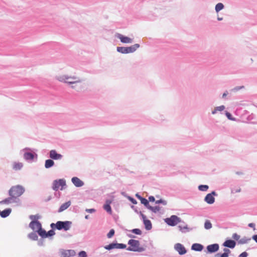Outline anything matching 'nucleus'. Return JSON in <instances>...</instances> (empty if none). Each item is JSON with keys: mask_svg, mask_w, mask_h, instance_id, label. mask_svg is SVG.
Masks as SVG:
<instances>
[{"mask_svg": "<svg viewBox=\"0 0 257 257\" xmlns=\"http://www.w3.org/2000/svg\"><path fill=\"white\" fill-rule=\"evenodd\" d=\"M247 240H248L247 239L243 238V239H241V240H240L239 241V242L240 243H247Z\"/></svg>", "mask_w": 257, "mask_h": 257, "instance_id": "nucleus-45", "label": "nucleus"}, {"mask_svg": "<svg viewBox=\"0 0 257 257\" xmlns=\"http://www.w3.org/2000/svg\"><path fill=\"white\" fill-rule=\"evenodd\" d=\"M57 79L61 82L69 84L81 83V80L75 76H68L66 75H60L57 76Z\"/></svg>", "mask_w": 257, "mask_h": 257, "instance_id": "nucleus-1", "label": "nucleus"}, {"mask_svg": "<svg viewBox=\"0 0 257 257\" xmlns=\"http://www.w3.org/2000/svg\"><path fill=\"white\" fill-rule=\"evenodd\" d=\"M198 188L200 191H206L208 189V186L207 185H201L199 186Z\"/></svg>", "mask_w": 257, "mask_h": 257, "instance_id": "nucleus-34", "label": "nucleus"}, {"mask_svg": "<svg viewBox=\"0 0 257 257\" xmlns=\"http://www.w3.org/2000/svg\"><path fill=\"white\" fill-rule=\"evenodd\" d=\"M23 167V164L19 162H15L13 164V168L16 171L20 170Z\"/></svg>", "mask_w": 257, "mask_h": 257, "instance_id": "nucleus-21", "label": "nucleus"}, {"mask_svg": "<svg viewBox=\"0 0 257 257\" xmlns=\"http://www.w3.org/2000/svg\"><path fill=\"white\" fill-rule=\"evenodd\" d=\"M136 196H137V197L139 199V196H140V195H138V194H137V195H136Z\"/></svg>", "mask_w": 257, "mask_h": 257, "instance_id": "nucleus-55", "label": "nucleus"}, {"mask_svg": "<svg viewBox=\"0 0 257 257\" xmlns=\"http://www.w3.org/2000/svg\"><path fill=\"white\" fill-rule=\"evenodd\" d=\"M240 191V189H237L235 191V192H239Z\"/></svg>", "mask_w": 257, "mask_h": 257, "instance_id": "nucleus-50", "label": "nucleus"}, {"mask_svg": "<svg viewBox=\"0 0 257 257\" xmlns=\"http://www.w3.org/2000/svg\"><path fill=\"white\" fill-rule=\"evenodd\" d=\"M252 239L257 242V234L253 235Z\"/></svg>", "mask_w": 257, "mask_h": 257, "instance_id": "nucleus-47", "label": "nucleus"}, {"mask_svg": "<svg viewBox=\"0 0 257 257\" xmlns=\"http://www.w3.org/2000/svg\"><path fill=\"white\" fill-rule=\"evenodd\" d=\"M175 249L179 252L180 254H184L186 252V250L184 246L179 243L175 244Z\"/></svg>", "mask_w": 257, "mask_h": 257, "instance_id": "nucleus-11", "label": "nucleus"}, {"mask_svg": "<svg viewBox=\"0 0 257 257\" xmlns=\"http://www.w3.org/2000/svg\"><path fill=\"white\" fill-rule=\"evenodd\" d=\"M215 195V192L213 191L211 192V193L208 194L205 196L204 200L208 204H213L215 201V198L213 196Z\"/></svg>", "mask_w": 257, "mask_h": 257, "instance_id": "nucleus-10", "label": "nucleus"}, {"mask_svg": "<svg viewBox=\"0 0 257 257\" xmlns=\"http://www.w3.org/2000/svg\"><path fill=\"white\" fill-rule=\"evenodd\" d=\"M218 19V20H219V21H221V20H222V18H218V19Z\"/></svg>", "mask_w": 257, "mask_h": 257, "instance_id": "nucleus-51", "label": "nucleus"}, {"mask_svg": "<svg viewBox=\"0 0 257 257\" xmlns=\"http://www.w3.org/2000/svg\"><path fill=\"white\" fill-rule=\"evenodd\" d=\"M225 114L227 116V117L229 119H230V120H232L233 119L231 118V114L228 112H226L225 113Z\"/></svg>", "mask_w": 257, "mask_h": 257, "instance_id": "nucleus-43", "label": "nucleus"}, {"mask_svg": "<svg viewBox=\"0 0 257 257\" xmlns=\"http://www.w3.org/2000/svg\"><path fill=\"white\" fill-rule=\"evenodd\" d=\"M105 249L107 250L112 249L113 248H117V243H110L109 245H106L104 246Z\"/></svg>", "mask_w": 257, "mask_h": 257, "instance_id": "nucleus-26", "label": "nucleus"}, {"mask_svg": "<svg viewBox=\"0 0 257 257\" xmlns=\"http://www.w3.org/2000/svg\"><path fill=\"white\" fill-rule=\"evenodd\" d=\"M248 226L250 227H252V228H254V226H255V225L254 224L252 223H249L248 224Z\"/></svg>", "mask_w": 257, "mask_h": 257, "instance_id": "nucleus-48", "label": "nucleus"}, {"mask_svg": "<svg viewBox=\"0 0 257 257\" xmlns=\"http://www.w3.org/2000/svg\"><path fill=\"white\" fill-rule=\"evenodd\" d=\"M86 253L84 251H81L79 253L78 257H86Z\"/></svg>", "mask_w": 257, "mask_h": 257, "instance_id": "nucleus-40", "label": "nucleus"}, {"mask_svg": "<svg viewBox=\"0 0 257 257\" xmlns=\"http://www.w3.org/2000/svg\"><path fill=\"white\" fill-rule=\"evenodd\" d=\"M165 221L169 225L175 226L180 222V219L176 215H172L170 218L165 219Z\"/></svg>", "mask_w": 257, "mask_h": 257, "instance_id": "nucleus-7", "label": "nucleus"}, {"mask_svg": "<svg viewBox=\"0 0 257 257\" xmlns=\"http://www.w3.org/2000/svg\"><path fill=\"white\" fill-rule=\"evenodd\" d=\"M179 227L180 228V230H182L183 228L181 226H179Z\"/></svg>", "mask_w": 257, "mask_h": 257, "instance_id": "nucleus-54", "label": "nucleus"}, {"mask_svg": "<svg viewBox=\"0 0 257 257\" xmlns=\"http://www.w3.org/2000/svg\"><path fill=\"white\" fill-rule=\"evenodd\" d=\"M39 234L42 236V237H47V232L45 230L41 229L38 231Z\"/></svg>", "mask_w": 257, "mask_h": 257, "instance_id": "nucleus-31", "label": "nucleus"}, {"mask_svg": "<svg viewBox=\"0 0 257 257\" xmlns=\"http://www.w3.org/2000/svg\"><path fill=\"white\" fill-rule=\"evenodd\" d=\"M114 234V230L113 229H111L109 232L107 233V236L108 238L112 237Z\"/></svg>", "mask_w": 257, "mask_h": 257, "instance_id": "nucleus-36", "label": "nucleus"}, {"mask_svg": "<svg viewBox=\"0 0 257 257\" xmlns=\"http://www.w3.org/2000/svg\"><path fill=\"white\" fill-rule=\"evenodd\" d=\"M149 200L150 201L153 202L155 201V198L153 196H150L149 197Z\"/></svg>", "mask_w": 257, "mask_h": 257, "instance_id": "nucleus-46", "label": "nucleus"}, {"mask_svg": "<svg viewBox=\"0 0 257 257\" xmlns=\"http://www.w3.org/2000/svg\"><path fill=\"white\" fill-rule=\"evenodd\" d=\"M130 237H132L133 236L132 235H130Z\"/></svg>", "mask_w": 257, "mask_h": 257, "instance_id": "nucleus-58", "label": "nucleus"}, {"mask_svg": "<svg viewBox=\"0 0 257 257\" xmlns=\"http://www.w3.org/2000/svg\"><path fill=\"white\" fill-rule=\"evenodd\" d=\"M224 6L222 3H218L215 6V11L218 12L219 11L223 9Z\"/></svg>", "mask_w": 257, "mask_h": 257, "instance_id": "nucleus-30", "label": "nucleus"}, {"mask_svg": "<svg viewBox=\"0 0 257 257\" xmlns=\"http://www.w3.org/2000/svg\"><path fill=\"white\" fill-rule=\"evenodd\" d=\"M132 232L138 235H141L142 234V231L140 229L138 228L133 229Z\"/></svg>", "mask_w": 257, "mask_h": 257, "instance_id": "nucleus-35", "label": "nucleus"}, {"mask_svg": "<svg viewBox=\"0 0 257 257\" xmlns=\"http://www.w3.org/2000/svg\"><path fill=\"white\" fill-rule=\"evenodd\" d=\"M86 211L90 213H93L95 211L94 209H86Z\"/></svg>", "mask_w": 257, "mask_h": 257, "instance_id": "nucleus-44", "label": "nucleus"}, {"mask_svg": "<svg viewBox=\"0 0 257 257\" xmlns=\"http://www.w3.org/2000/svg\"><path fill=\"white\" fill-rule=\"evenodd\" d=\"M243 87H244L243 86H241V87H240V88H235V89H236V90H238V89H239L240 88H243Z\"/></svg>", "mask_w": 257, "mask_h": 257, "instance_id": "nucleus-52", "label": "nucleus"}, {"mask_svg": "<svg viewBox=\"0 0 257 257\" xmlns=\"http://www.w3.org/2000/svg\"><path fill=\"white\" fill-rule=\"evenodd\" d=\"M55 234V232L53 230H50L48 232H47V237L51 236Z\"/></svg>", "mask_w": 257, "mask_h": 257, "instance_id": "nucleus-38", "label": "nucleus"}, {"mask_svg": "<svg viewBox=\"0 0 257 257\" xmlns=\"http://www.w3.org/2000/svg\"><path fill=\"white\" fill-rule=\"evenodd\" d=\"M66 185V182L64 179L56 180L53 183L52 188L55 191L58 189L63 190V187Z\"/></svg>", "mask_w": 257, "mask_h": 257, "instance_id": "nucleus-6", "label": "nucleus"}, {"mask_svg": "<svg viewBox=\"0 0 257 257\" xmlns=\"http://www.w3.org/2000/svg\"><path fill=\"white\" fill-rule=\"evenodd\" d=\"M126 245L123 243H117V248H125Z\"/></svg>", "mask_w": 257, "mask_h": 257, "instance_id": "nucleus-39", "label": "nucleus"}, {"mask_svg": "<svg viewBox=\"0 0 257 257\" xmlns=\"http://www.w3.org/2000/svg\"><path fill=\"white\" fill-rule=\"evenodd\" d=\"M224 253L222 254L218 253L216 256L217 257H228V254L230 253V251L227 248L223 249Z\"/></svg>", "mask_w": 257, "mask_h": 257, "instance_id": "nucleus-20", "label": "nucleus"}, {"mask_svg": "<svg viewBox=\"0 0 257 257\" xmlns=\"http://www.w3.org/2000/svg\"><path fill=\"white\" fill-rule=\"evenodd\" d=\"M141 216L142 217V218H143V220L144 221V223L145 225V227H146V229H147V230L151 229L152 228V223H151V221L147 219L146 216L144 214H141Z\"/></svg>", "mask_w": 257, "mask_h": 257, "instance_id": "nucleus-13", "label": "nucleus"}, {"mask_svg": "<svg viewBox=\"0 0 257 257\" xmlns=\"http://www.w3.org/2000/svg\"><path fill=\"white\" fill-rule=\"evenodd\" d=\"M139 47L140 45L138 44H136L134 45L127 47H118L117 48V51L123 54H126L135 52Z\"/></svg>", "mask_w": 257, "mask_h": 257, "instance_id": "nucleus-5", "label": "nucleus"}, {"mask_svg": "<svg viewBox=\"0 0 257 257\" xmlns=\"http://www.w3.org/2000/svg\"><path fill=\"white\" fill-rule=\"evenodd\" d=\"M85 218L86 219H88V218H89V216H88V215H86V216H85Z\"/></svg>", "mask_w": 257, "mask_h": 257, "instance_id": "nucleus-53", "label": "nucleus"}, {"mask_svg": "<svg viewBox=\"0 0 257 257\" xmlns=\"http://www.w3.org/2000/svg\"><path fill=\"white\" fill-rule=\"evenodd\" d=\"M129 245L127 250L133 251L142 252L145 250V248L140 245L139 240L130 239L128 242Z\"/></svg>", "mask_w": 257, "mask_h": 257, "instance_id": "nucleus-2", "label": "nucleus"}, {"mask_svg": "<svg viewBox=\"0 0 257 257\" xmlns=\"http://www.w3.org/2000/svg\"><path fill=\"white\" fill-rule=\"evenodd\" d=\"M72 88H75V86H72Z\"/></svg>", "mask_w": 257, "mask_h": 257, "instance_id": "nucleus-57", "label": "nucleus"}, {"mask_svg": "<svg viewBox=\"0 0 257 257\" xmlns=\"http://www.w3.org/2000/svg\"><path fill=\"white\" fill-rule=\"evenodd\" d=\"M148 208L150 210H151L152 211H153L154 212H155V213L159 211L160 210V208L159 206H155V207L149 206V207H148Z\"/></svg>", "mask_w": 257, "mask_h": 257, "instance_id": "nucleus-33", "label": "nucleus"}, {"mask_svg": "<svg viewBox=\"0 0 257 257\" xmlns=\"http://www.w3.org/2000/svg\"><path fill=\"white\" fill-rule=\"evenodd\" d=\"M116 36L123 43H131L133 42L132 39L128 37L124 36L120 34H117L116 35Z\"/></svg>", "mask_w": 257, "mask_h": 257, "instance_id": "nucleus-9", "label": "nucleus"}, {"mask_svg": "<svg viewBox=\"0 0 257 257\" xmlns=\"http://www.w3.org/2000/svg\"><path fill=\"white\" fill-rule=\"evenodd\" d=\"M30 227L33 230L38 231L41 228V224L37 221H33L30 223Z\"/></svg>", "mask_w": 257, "mask_h": 257, "instance_id": "nucleus-12", "label": "nucleus"}, {"mask_svg": "<svg viewBox=\"0 0 257 257\" xmlns=\"http://www.w3.org/2000/svg\"><path fill=\"white\" fill-rule=\"evenodd\" d=\"M247 253L245 251H244L239 255V257H247Z\"/></svg>", "mask_w": 257, "mask_h": 257, "instance_id": "nucleus-42", "label": "nucleus"}, {"mask_svg": "<svg viewBox=\"0 0 257 257\" xmlns=\"http://www.w3.org/2000/svg\"><path fill=\"white\" fill-rule=\"evenodd\" d=\"M156 204L162 203L163 205H166L167 204V201L164 200H163V199H160L159 200H157L156 201Z\"/></svg>", "mask_w": 257, "mask_h": 257, "instance_id": "nucleus-37", "label": "nucleus"}, {"mask_svg": "<svg viewBox=\"0 0 257 257\" xmlns=\"http://www.w3.org/2000/svg\"><path fill=\"white\" fill-rule=\"evenodd\" d=\"M50 157L54 160H60L62 158V156L58 154L55 150H51L50 152Z\"/></svg>", "mask_w": 257, "mask_h": 257, "instance_id": "nucleus-14", "label": "nucleus"}, {"mask_svg": "<svg viewBox=\"0 0 257 257\" xmlns=\"http://www.w3.org/2000/svg\"><path fill=\"white\" fill-rule=\"evenodd\" d=\"M15 198L10 197L4 200L2 202L5 204H9L15 202Z\"/></svg>", "mask_w": 257, "mask_h": 257, "instance_id": "nucleus-25", "label": "nucleus"}, {"mask_svg": "<svg viewBox=\"0 0 257 257\" xmlns=\"http://www.w3.org/2000/svg\"><path fill=\"white\" fill-rule=\"evenodd\" d=\"M11 212V209H5V210H3L2 212H1L0 213V214L2 217H6L10 215Z\"/></svg>", "mask_w": 257, "mask_h": 257, "instance_id": "nucleus-22", "label": "nucleus"}, {"mask_svg": "<svg viewBox=\"0 0 257 257\" xmlns=\"http://www.w3.org/2000/svg\"><path fill=\"white\" fill-rule=\"evenodd\" d=\"M219 249V245L218 244H213L207 246V249L209 252L212 253L217 251Z\"/></svg>", "mask_w": 257, "mask_h": 257, "instance_id": "nucleus-15", "label": "nucleus"}, {"mask_svg": "<svg viewBox=\"0 0 257 257\" xmlns=\"http://www.w3.org/2000/svg\"><path fill=\"white\" fill-rule=\"evenodd\" d=\"M75 251L73 250L60 249L59 254L61 257H71L75 255Z\"/></svg>", "mask_w": 257, "mask_h": 257, "instance_id": "nucleus-8", "label": "nucleus"}, {"mask_svg": "<svg viewBox=\"0 0 257 257\" xmlns=\"http://www.w3.org/2000/svg\"><path fill=\"white\" fill-rule=\"evenodd\" d=\"M24 158L26 159V160H33L34 159V155L31 153H29V152H27V153H26L24 154Z\"/></svg>", "mask_w": 257, "mask_h": 257, "instance_id": "nucleus-24", "label": "nucleus"}, {"mask_svg": "<svg viewBox=\"0 0 257 257\" xmlns=\"http://www.w3.org/2000/svg\"><path fill=\"white\" fill-rule=\"evenodd\" d=\"M225 106L224 105H221L220 106H218L215 107L214 110L212 111V114H215L217 111H222L224 109Z\"/></svg>", "mask_w": 257, "mask_h": 257, "instance_id": "nucleus-27", "label": "nucleus"}, {"mask_svg": "<svg viewBox=\"0 0 257 257\" xmlns=\"http://www.w3.org/2000/svg\"><path fill=\"white\" fill-rule=\"evenodd\" d=\"M139 199L140 200L141 203L144 204L145 206H147L149 205V201L146 199L144 198L141 196H139Z\"/></svg>", "mask_w": 257, "mask_h": 257, "instance_id": "nucleus-32", "label": "nucleus"}, {"mask_svg": "<svg viewBox=\"0 0 257 257\" xmlns=\"http://www.w3.org/2000/svg\"><path fill=\"white\" fill-rule=\"evenodd\" d=\"M192 249L196 250V251H201L203 246L202 245L199 243H194L192 245Z\"/></svg>", "mask_w": 257, "mask_h": 257, "instance_id": "nucleus-19", "label": "nucleus"}, {"mask_svg": "<svg viewBox=\"0 0 257 257\" xmlns=\"http://www.w3.org/2000/svg\"><path fill=\"white\" fill-rule=\"evenodd\" d=\"M71 222L70 221H57L56 224L51 223V227L52 228H56L58 230L64 229L65 230H68L69 229L71 224Z\"/></svg>", "mask_w": 257, "mask_h": 257, "instance_id": "nucleus-4", "label": "nucleus"}, {"mask_svg": "<svg viewBox=\"0 0 257 257\" xmlns=\"http://www.w3.org/2000/svg\"><path fill=\"white\" fill-rule=\"evenodd\" d=\"M72 182L74 185L77 187H81L84 184L83 181L76 177L72 178Z\"/></svg>", "mask_w": 257, "mask_h": 257, "instance_id": "nucleus-16", "label": "nucleus"}, {"mask_svg": "<svg viewBox=\"0 0 257 257\" xmlns=\"http://www.w3.org/2000/svg\"><path fill=\"white\" fill-rule=\"evenodd\" d=\"M183 228H184V229H187L188 228H187V226H186L184 227H183Z\"/></svg>", "mask_w": 257, "mask_h": 257, "instance_id": "nucleus-56", "label": "nucleus"}, {"mask_svg": "<svg viewBox=\"0 0 257 257\" xmlns=\"http://www.w3.org/2000/svg\"><path fill=\"white\" fill-rule=\"evenodd\" d=\"M54 164V162L53 160L49 159L45 161V167L46 168H49L52 167Z\"/></svg>", "mask_w": 257, "mask_h": 257, "instance_id": "nucleus-23", "label": "nucleus"}, {"mask_svg": "<svg viewBox=\"0 0 257 257\" xmlns=\"http://www.w3.org/2000/svg\"><path fill=\"white\" fill-rule=\"evenodd\" d=\"M204 227L206 229H209L212 228V224L209 220H206L204 223Z\"/></svg>", "mask_w": 257, "mask_h": 257, "instance_id": "nucleus-29", "label": "nucleus"}, {"mask_svg": "<svg viewBox=\"0 0 257 257\" xmlns=\"http://www.w3.org/2000/svg\"><path fill=\"white\" fill-rule=\"evenodd\" d=\"M235 244H236V243L234 240L229 239V240H226L223 243V245L225 247H229L231 248H233L235 247Z\"/></svg>", "mask_w": 257, "mask_h": 257, "instance_id": "nucleus-17", "label": "nucleus"}, {"mask_svg": "<svg viewBox=\"0 0 257 257\" xmlns=\"http://www.w3.org/2000/svg\"><path fill=\"white\" fill-rule=\"evenodd\" d=\"M103 208L109 214H111L112 210L111 206L109 204H106L103 206Z\"/></svg>", "mask_w": 257, "mask_h": 257, "instance_id": "nucleus-28", "label": "nucleus"}, {"mask_svg": "<svg viewBox=\"0 0 257 257\" xmlns=\"http://www.w3.org/2000/svg\"><path fill=\"white\" fill-rule=\"evenodd\" d=\"M232 238L236 240H238L240 238V236L235 233L232 235Z\"/></svg>", "mask_w": 257, "mask_h": 257, "instance_id": "nucleus-41", "label": "nucleus"}, {"mask_svg": "<svg viewBox=\"0 0 257 257\" xmlns=\"http://www.w3.org/2000/svg\"><path fill=\"white\" fill-rule=\"evenodd\" d=\"M227 93H226V92L224 93L223 94V95H222L223 97H225V96L227 95Z\"/></svg>", "mask_w": 257, "mask_h": 257, "instance_id": "nucleus-49", "label": "nucleus"}, {"mask_svg": "<svg viewBox=\"0 0 257 257\" xmlns=\"http://www.w3.org/2000/svg\"><path fill=\"white\" fill-rule=\"evenodd\" d=\"M24 191V188L21 186H13L9 190V195L16 199L22 195Z\"/></svg>", "mask_w": 257, "mask_h": 257, "instance_id": "nucleus-3", "label": "nucleus"}, {"mask_svg": "<svg viewBox=\"0 0 257 257\" xmlns=\"http://www.w3.org/2000/svg\"><path fill=\"white\" fill-rule=\"evenodd\" d=\"M70 205H71L70 201H68L67 202H65V203H63V204L61 205V206L59 208V212H61L65 210V209L68 208L70 206Z\"/></svg>", "mask_w": 257, "mask_h": 257, "instance_id": "nucleus-18", "label": "nucleus"}]
</instances>
